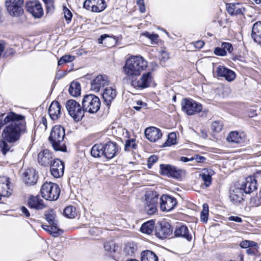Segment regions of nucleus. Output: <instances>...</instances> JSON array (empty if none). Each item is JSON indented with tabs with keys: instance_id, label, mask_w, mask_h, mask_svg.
Segmentation results:
<instances>
[{
	"instance_id": "nucleus-1",
	"label": "nucleus",
	"mask_w": 261,
	"mask_h": 261,
	"mask_svg": "<svg viewBox=\"0 0 261 261\" xmlns=\"http://www.w3.org/2000/svg\"><path fill=\"white\" fill-rule=\"evenodd\" d=\"M3 126L2 138L9 143H15L26 133L25 117L13 112L2 113L0 115V129Z\"/></svg>"
},
{
	"instance_id": "nucleus-2",
	"label": "nucleus",
	"mask_w": 261,
	"mask_h": 261,
	"mask_svg": "<svg viewBox=\"0 0 261 261\" xmlns=\"http://www.w3.org/2000/svg\"><path fill=\"white\" fill-rule=\"evenodd\" d=\"M147 62L141 56H132L128 59L123 67L124 73L132 77L140 75L141 72L146 69Z\"/></svg>"
},
{
	"instance_id": "nucleus-3",
	"label": "nucleus",
	"mask_w": 261,
	"mask_h": 261,
	"mask_svg": "<svg viewBox=\"0 0 261 261\" xmlns=\"http://www.w3.org/2000/svg\"><path fill=\"white\" fill-rule=\"evenodd\" d=\"M65 129L61 125H55L50 132L49 140L54 149L56 151L65 152L66 146L64 142Z\"/></svg>"
},
{
	"instance_id": "nucleus-4",
	"label": "nucleus",
	"mask_w": 261,
	"mask_h": 261,
	"mask_svg": "<svg viewBox=\"0 0 261 261\" xmlns=\"http://www.w3.org/2000/svg\"><path fill=\"white\" fill-rule=\"evenodd\" d=\"M41 193L42 197L44 199L53 201L58 198L60 193V189L57 184L46 182L42 186Z\"/></svg>"
},
{
	"instance_id": "nucleus-5",
	"label": "nucleus",
	"mask_w": 261,
	"mask_h": 261,
	"mask_svg": "<svg viewBox=\"0 0 261 261\" xmlns=\"http://www.w3.org/2000/svg\"><path fill=\"white\" fill-rule=\"evenodd\" d=\"M82 106L84 112L94 113L99 110L100 101L99 98L94 94L85 95L82 100Z\"/></svg>"
},
{
	"instance_id": "nucleus-6",
	"label": "nucleus",
	"mask_w": 261,
	"mask_h": 261,
	"mask_svg": "<svg viewBox=\"0 0 261 261\" xmlns=\"http://www.w3.org/2000/svg\"><path fill=\"white\" fill-rule=\"evenodd\" d=\"M66 107L69 114L75 121H79L84 116L83 108H82L80 103L75 100H68Z\"/></svg>"
},
{
	"instance_id": "nucleus-7",
	"label": "nucleus",
	"mask_w": 261,
	"mask_h": 261,
	"mask_svg": "<svg viewBox=\"0 0 261 261\" xmlns=\"http://www.w3.org/2000/svg\"><path fill=\"white\" fill-rule=\"evenodd\" d=\"M23 0H6L5 6L9 14L13 17H19L23 13Z\"/></svg>"
},
{
	"instance_id": "nucleus-8",
	"label": "nucleus",
	"mask_w": 261,
	"mask_h": 261,
	"mask_svg": "<svg viewBox=\"0 0 261 261\" xmlns=\"http://www.w3.org/2000/svg\"><path fill=\"white\" fill-rule=\"evenodd\" d=\"M182 111L188 115H193L202 110V106L192 99L184 98L181 101Z\"/></svg>"
},
{
	"instance_id": "nucleus-9",
	"label": "nucleus",
	"mask_w": 261,
	"mask_h": 261,
	"mask_svg": "<svg viewBox=\"0 0 261 261\" xmlns=\"http://www.w3.org/2000/svg\"><path fill=\"white\" fill-rule=\"evenodd\" d=\"M153 83V77L150 72L143 73L139 79H132L131 84L136 89H144L150 87Z\"/></svg>"
},
{
	"instance_id": "nucleus-10",
	"label": "nucleus",
	"mask_w": 261,
	"mask_h": 261,
	"mask_svg": "<svg viewBox=\"0 0 261 261\" xmlns=\"http://www.w3.org/2000/svg\"><path fill=\"white\" fill-rule=\"evenodd\" d=\"M257 171L254 176H248L246 178L245 182L241 186L246 194L250 193L257 189V181L260 180L261 175H257Z\"/></svg>"
},
{
	"instance_id": "nucleus-11",
	"label": "nucleus",
	"mask_w": 261,
	"mask_h": 261,
	"mask_svg": "<svg viewBox=\"0 0 261 261\" xmlns=\"http://www.w3.org/2000/svg\"><path fill=\"white\" fill-rule=\"evenodd\" d=\"M213 72L219 77H223L229 82L233 81L236 74L232 70L222 65H215L213 66Z\"/></svg>"
},
{
	"instance_id": "nucleus-12",
	"label": "nucleus",
	"mask_w": 261,
	"mask_h": 261,
	"mask_svg": "<svg viewBox=\"0 0 261 261\" xmlns=\"http://www.w3.org/2000/svg\"><path fill=\"white\" fill-rule=\"evenodd\" d=\"M26 7L27 11L36 18H40L43 15V10L41 4L38 1L27 2Z\"/></svg>"
},
{
	"instance_id": "nucleus-13",
	"label": "nucleus",
	"mask_w": 261,
	"mask_h": 261,
	"mask_svg": "<svg viewBox=\"0 0 261 261\" xmlns=\"http://www.w3.org/2000/svg\"><path fill=\"white\" fill-rule=\"evenodd\" d=\"M109 84V80L106 75H99L92 80L91 84V90L93 92H99L102 90Z\"/></svg>"
},
{
	"instance_id": "nucleus-14",
	"label": "nucleus",
	"mask_w": 261,
	"mask_h": 261,
	"mask_svg": "<svg viewBox=\"0 0 261 261\" xmlns=\"http://www.w3.org/2000/svg\"><path fill=\"white\" fill-rule=\"evenodd\" d=\"M176 204L177 200L173 197L163 195L160 198V208L162 211H171Z\"/></svg>"
},
{
	"instance_id": "nucleus-15",
	"label": "nucleus",
	"mask_w": 261,
	"mask_h": 261,
	"mask_svg": "<svg viewBox=\"0 0 261 261\" xmlns=\"http://www.w3.org/2000/svg\"><path fill=\"white\" fill-rule=\"evenodd\" d=\"M53 157V154L50 150L44 149L38 154L37 161L40 165L47 167L52 163Z\"/></svg>"
},
{
	"instance_id": "nucleus-16",
	"label": "nucleus",
	"mask_w": 261,
	"mask_h": 261,
	"mask_svg": "<svg viewBox=\"0 0 261 261\" xmlns=\"http://www.w3.org/2000/svg\"><path fill=\"white\" fill-rule=\"evenodd\" d=\"M50 166V172L55 178H59L63 176L64 171V164L59 159H54Z\"/></svg>"
},
{
	"instance_id": "nucleus-17",
	"label": "nucleus",
	"mask_w": 261,
	"mask_h": 261,
	"mask_svg": "<svg viewBox=\"0 0 261 261\" xmlns=\"http://www.w3.org/2000/svg\"><path fill=\"white\" fill-rule=\"evenodd\" d=\"M226 10L231 16L242 15L246 10L245 5L241 3H230L226 4Z\"/></svg>"
},
{
	"instance_id": "nucleus-18",
	"label": "nucleus",
	"mask_w": 261,
	"mask_h": 261,
	"mask_svg": "<svg viewBox=\"0 0 261 261\" xmlns=\"http://www.w3.org/2000/svg\"><path fill=\"white\" fill-rule=\"evenodd\" d=\"M118 151L116 143L109 141L104 144V156L108 159H112L115 156Z\"/></svg>"
},
{
	"instance_id": "nucleus-19",
	"label": "nucleus",
	"mask_w": 261,
	"mask_h": 261,
	"mask_svg": "<svg viewBox=\"0 0 261 261\" xmlns=\"http://www.w3.org/2000/svg\"><path fill=\"white\" fill-rule=\"evenodd\" d=\"M22 178L24 183L28 186L34 185L37 181L36 171L33 168L27 169L23 173Z\"/></svg>"
},
{
	"instance_id": "nucleus-20",
	"label": "nucleus",
	"mask_w": 261,
	"mask_h": 261,
	"mask_svg": "<svg viewBox=\"0 0 261 261\" xmlns=\"http://www.w3.org/2000/svg\"><path fill=\"white\" fill-rule=\"evenodd\" d=\"M9 178L6 176H0V194L2 197H8L11 194Z\"/></svg>"
},
{
	"instance_id": "nucleus-21",
	"label": "nucleus",
	"mask_w": 261,
	"mask_h": 261,
	"mask_svg": "<svg viewBox=\"0 0 261 261\" xmlns=\"http://www.w3.org/2000/svg\"><path fill=\"white\" fill-rule=\"evenodd\" d=\"M145 135L147 139L150 142H154L161 138L162 134L159 128L150 127L145 129Z\"/></svg>"
},
{
	"instance_id": "nucleus-22",
	"label": "nucleus",
	"mask_w": 261,
	"mask_h": 261,
	"mask_svg": "<svg viewBox=\"0 0 261 261\" xmlns=\"http://www.w3.org/2000/svg\"><path fill=\"white\" fill-rule=\"evenodd\" d=\"M172 229L168 223L162 224L160 228L156 230L155 234L157 237L161 239H164L172 234Z\"/></svg>"
},
{
	"instance_id": "nucleus-23",
	"label": "nucleus",
	"mask_w": 261,
	"mask_h": 261,
	"mask_svg": "<svg viewBox=\"0 0 261 261\" xmlns=\"http://www.w3.org/2000/svg\"><path fill=\"white\" fill-rule=\"evenodd\" d=\"M48 114L53 120H57L61 115V106L57 101H54L48 109Z\"/></svg>"
},
{
	"instance_id": "nucleus-24",
	"label": "nucleus",
	"mask_w": 261,
	"mask_h": 261,
	"mask_svg": "<svg viewBox=\"0 0 261 261\" xmlns=\"http://www.w3.org/2000/svg\"><path fill=\"white\" fill-rule=\"evenodd\" d=\"M244 190L242 188H234L230 190L229 198L234 203H240L243 199Z\"/></svg>"
},
{
	"instance_id": "nucleus-25",
	"label": "nucleus",
	"mask_w": 261,
	"mask_h": 261,
	"mask_svg": "<svg viewBox=\"0 0 261 261\" xmlns=\"http://www.w3.org/2000/svg\"><path fill=\"white\" fill-rule=\"evenodd\" d=\"M102 91V98L108 106H110L112 101L116 96V91L112 87H106Z\"/></svg>"
},
{
	"instance_id": "nucleus-26",
	"label": "nucleus",
	"mask_w": 261,
	"mask_h": 261,
	"mask_svg": "<svg viewBox=\"0 0 261 261\" xmlns=\"http://www.w3.org/2000/svg\"><path fill=\"white\" fill-rule=\"evenodd\" d=\"M174 235L177 237H182L188 241H191L192 236L189 233L188 227L184 225H177L174 230Z\"/></svg>"
},
{
	"instance_id": "nucleus-27",
	"label": "nucleus",
	"mask_w": 261,
	"mask_h": 261,
	"mask_svg": "<svg viewBox=\"0 0 261 261\" xmlns=\"http://www.w3.org/2000/svg\"><path fill=\"white\" fill-rule=\"evenodd\" d=\"M137 250V245L132 242L127 243L122 249V254L124 256H134Z\"/></svg>"
},
{
	"instance_id": "nucleus-28",
	"label": "nucleus",
	"mask_w": 261,
	"mask_h": 261,
	"mask_svg": "<svg viewBox=\"0 0 261 261\" xmlns=\"http://www.w3.org/2000/svg\"><path fill=\"white\" fill-rule=\"evenodd\" d=\"M28 203L31 208L36 210H42L46 206L43 200L39 196L31 197Z\"/></svg>"
},
{
	"instance_id": "nucleus-29",
	"label": "nucleus",
	"mask_w": 261,
	"mask_h": 261,
	"mask_svg": "<svg viewBox=\"0 0 261 261\" xmlns=\"http://www.w3.org/2000/svg\"><path fill=\"white\" fill-rule=\"evenodd\" d=\"M251 37L254 41L261 44V22H255L252 29Z\"/></svg>"
},
{
	"instance_id": "nucleus-30",
	"label": "nucleus",
	"mask_w": 261,
	"mask_h": 261,
	"mask_svg": "<svg viewBox=\"0 0 261 261\" xmlns=\"http://www.w3.org/2000/svg\"><path fill=\"white\" fill-rule=\"evenodd\" d=\"M214 172L211 169H203L200 176L201 177L204 185L206 187H208L212 181V176L214 174Z\"/></svg>"
},
{
	"instance_id": "nucleus-31",
	"label": "nucleus",
	"mask_w": 261,
	"mask_h": 261,
	"mask_svg": "<svg viewBox=\"0 0 261 261\" xmlns=\"http://www.w3.org/2000/svg\"><path fill=\"white\" fill-rule=\"evenodd\" d=\"M91 154L94 158H99L104 156V144H95L91 150Z\"/></svg>"
},
{
	"instance_id": "nucleus-32",
	"label": "nucleus",
	"mask_w": 261,
	"mask_h": 261,
	"mask_svg": "<svg viewBox=\"0 0 261 261\" xmlns=\"http://www.w3.org/2000/svg\"><path fill=\"white\" fill-rule=\"evenodd\" d=\"M145 203L158 204L159 195L153 191L147 192L145 195Z\"/></svg>"
},
{
	"instance_id": "nucleus-33",
	"label": "nucleus",
	"mask_w": 261,
	"mask_h": 261,
	"mask_svg": "<svg viewBox=\"0 0 261 261\" xmlns=\"http://www.w3.org/2000/svg\"><path fill=\"white\" fill-rule=\"evenodd\" d=\"M141 261H158V258L154 252L146 250L141 253Z\"/></svg>"
},
{
	"instance_id": "nucleus-34",
	"label": "nucleus",
	"mask_w": 261,
	"mask_h": 261,
	"mask_svg": "<svg viewBox=\"0 0 261 261\" xmlns=\"http://www.w3.org/2000/svg\"><path fill=\"white\" fill-rule=\"evenodd\" d=\"M70 95L74 97H76L81 94V85L77 82H72L71 83L68 89Z\"/></svg>"
},
{
	"instance_id": "nucleus-35",
	"label": "nucleus",
	"mask_w": 261,
	"mask_h": 261,
	"mask_svg": "<svg viewBox=\"0 0 261 261\" xmlns=\"http://www.w3.org/2000/svg\"><path fill=\"white\" fill-rule=\"evenodd\" d=\"M154 228V221H148L142 225L140 230L142 233L150 234L153 232Z\"/></svg>"
},
{
	"instance_id": "nucleus-36",
	"label": "nucleus",
	"mask_w": 261,
	"mask_h": 261,
	"mask_svg": "<svg viewBox=\"0 0 261 261\" xmlns=\"http://www.w3.org/2000/svg\"><path fill=\"white\" fill-rule=\"evenodd\" d=\"M116 41L117 40L115 38L110 37L106 34L101 35L100 38L98 39L99 43H104L106 46H113L116 44Z\"/></svg>"
},
{
	"instance_id": "nucleus-37",
	"label": "nucleus",
	"mask_w": 261,
	"mask_h": 261,
	"mask_svg": "<svg viewBox=\"0 0 261 261\" xmlns=\"http://www.w3.org/2000/svg\"><path fill=\"white\" fill-rule=\"evenodd\" d=\"M226 139L228 142L237 144L241 143L243 141L241 135L236 131L230 132Z\"/></svg>"
},
{
	"instance_id": "nucleus-38",
	"label": "nucleus",
	"mask_w": 261,
	"mask_h": 261,
	"mask_svg": "<svg viewBox=\"0 0 261 261\" xmlns=\"http://www.w3.org/2000/svg\"><path fill=\"white\" fill-rule=\"evenodd\" d=\"M92 11L99 12L103 11L106 7L105 0H93Z\"/></svg>"
},
{
	"instance_id": "nucleus-39",
	"label": "nucleus",
	"mask_w": 261,
	"mask_h": 261,
	"mask_svg": "<svg viewBox=\"0 0 261 261\" xmlns=\"http://www.w3.org/2000/svg\"><path fill=\"white\" fill-rule=\"evenodd\" d=\"M64 215L69 218H73L76 215V208L73 206H67L64 211Z\"/></svg>"
},
{
	"instance_id": "nucleus-40",
	"label": "nucleus",
	"mask_w": 261,
	"mask_h": 261,
	"mask_svg": "<svg viewBox=\"0 0 261 261\" xmlns=\"http://www.w3.org/2000/svg\"><path fill=\"white\" fill-rule=\"evenodd\" d=\"M158 204L154 203H144V208L148 215L154 214L157 211Z\"/></svg>"
},
{
	"instance_id": "nucleus-41",
	"label": "nucleus",
	"mask_w": 261,
	"mask_h": 261,
	"mask_svg": "<svg viewBox=\"0 0 261 261\" xmlns=\"http://www.w3.org/2000/svg\"><path fill=\"white\" fill-rule=\"evenodd\" d=\"M104 248L110 255H112L116 251V245L113 242H106L104 244Z\"/></svg>"
},
{
	"instance_id": "nucleus-42",
	"label": "nucleus",
	"mask_w": 261,
	"mask_h": 261,
	"mask_svg": "<svg viewBox=\"0 0 261 261\" xmlns=\"http://www.w3.org/2000/svg\"><path fill=\"white\" fill-rule=\"evenodd\" d=\"M10 143L2 138V140L0 141V147L4 154H6L10 150L11 146L10 145Z\"/></svg>"
},
{
	"instance_id": "nucleus-43",
	"label": "nucleus",
	"mask_w": 261,
	"mask_h": 261,
	"mask_svg": "<svg viewBox=\"0 0 261 261\" xmlns=\"http://www.w3.org/2000/svg\"><path fill=\"white\" fill-rule=\"evenodd\" d=\"M208 215V206L207 204L203 205V210L200 214V220L204 223H206L207 221Z\"/></svg>"
},
{
	"instance_id": "nucleus-44",
	"label": "nucleus",
	"mask_w": 261,
	"mask_h": 261,
	"mask_svg": "<svg viewBox=\"0 0 261 261\" xmlns=\"http://www.w3.org/2000/svg\"><path fill=\"white\" fill-rule=\"evenodd\" d=\"M50 233L54 237H57L63 233V231L58 228L57 223L50 224Z\"/></svg>"
},
{
	"instance_id": "nucleus-45",
	"label": "nucleus",
	"mask_w": 261,
	"mask_h": 261,
	"mask_svg": "<svg viewBox=\"0 0 261 261\" xmlns=\"http://www.w3.org/2000/svg\"><path fill=\"white\" fill-rule=\"evenodd\" d=\"M240 246L242 248H247L248 247H253L256 249L257 247V244L256 242L252 241L244 240L242 241Z\"/></svg>"
},
{
	"instance_id": "nucleus-46",
	"label": "nucleus",
	"mask_w": 261,
	"mask_h": 261,
	"mask_svg": "<svg viewBox=\"0 0 261 261\" xmlns=\"http://www.w3.org/2000/svg\"><path fill=\"white\" fill-rule=\"evenodd\" d=\"M137 146L135 139L127 140L125 142L124 149L125 151H131L136 149Z\"/></svg>"
},
{
	"instance_id": "nucleus-47",
	"label": "nucleus",
	"mask_w": 261,
	"mask_h": 261,
	"mask_svg": "<svg viewBox=\"0 0 261 261\" xmlns=\"http://www.w3.org/2000/svg\"><path fill=\"white\" fill-rule=\"evenodd\" d=\"M170 169L171 170L169 173L168 177H171L174 178H178L181 176V173L179 170L172 166H171Z\"/></svg>"
},
{
	"instance_id": "nucleus-48",
	"label": "nucleus",
	"mask_w": 261,
	"mask_h": 261,
	"mask_svg": "<svg viewBox=\"0 0 261 261\" xmlns=\"http://www.w3.org/2000/svg\"><path fill=\"white\" fill-rule=\"evenodd\" d=\"M75 59L74 56L71 55H65L62 57L58 61V64L59 66L62 65L64 63H66L73 61Z\"/></svg>"
},
{
	"instance_id": "nucleus-49",
	"label": "nucleus",
	"mask_w": 261,
	"mask_h": 261,
	"mask_svg": "<svg viewBox=\"0 0 261 261\" xmlns=\"http://www.w3.org/2000/svg\"><path fill=\"white\" fill-rule=\"evenodd\" d=\"M223 123L221 121H215L212 123L211 129L216 133L220 132L222 128Z\"/></svg>"
},
{
	"instance_id": "nucleus-50",
	"label": "nucleus",
	"mask_w": 261,
	"mask_h": 261,
	"mask_svg": "<svg viewBox=\"0 0 261 261\" xmlns=\"http://www.w3.org/2000/svg\"><path fill=\"white\" fill-rule=\"evenodd\" d=\"M64 18L67 23H69L72 17V14L71 11L66 7L64 6L63 8Z\"/></svg>"
},
{
	"instance_id": "nucleus-51",
	"label": "nucleus",
	"mask_w": 261,
	"mask_h": 261,
	"mask_svg": "<svg viewBox=\"0 0 261 261\" xmlns=\"http://www.w3.org/2000/svg\"><path fill=\"white\" fill-rule=\"evenodd\" d=\"M171 165L161 164L160 165L161 174L168 176L169 173L171 170Z\"/></svg>"
},
{
	"instance_id": "nucleus-52",
	"label": "nucleus",
	"mask_w": 261,
	"mask_h": 261,
	"mask_svg": "<svg viewBox=\"0 0 261 261\" xmlns=\"http://www.w3.org/2000/svg\"><path fill=\"white\" fill-rule=\"evenodd\" d=\"M45 216L46 220L50 225L52 224H55L56 225V222L55 221V215L53 211H50V212L45 214Z\"/></svg>"
},
{
	"instance_id": "nucleus-53",
	"label": "nucleus",
	"mask_w": 261,
	"mask_h": 261,
	"mask_svg": "<svg viewBox=\"0 0 261 261\" xmlns=\"http://www.w3.org/2000/svg\"><path fill=\"white\" fill-rule=\"evenodd\" d=\"M176 143V134L175 133H170L168 135V139L166 142L167 146L174 144Z\"/></svg>"
},
{
	"instance_id": "nucleus-54",
	"label": "nucleus",
	"mask_w": 261,
	"mask_h": 261,
	"mask_svg": "<svg viewBox=\"0 0 261 261\" xmlns=\"http://www.w3.org/2000/svg\"><path fill=\"white\" fill-rule=\"evenodd\" d=\"M142 35L147 37L149 38L151 41L153 42H156L158 38L159 37V36L158 34H150L149 32H145L143 33H142Z\"/></svg>"
},
{
	"instance_id": "nucleus-55",
	"label": "nucleus",
	"mask_w": 261,
	"mask_h": 261,
	"mask_svg": "<svg viewBox=\"0 0 261 261\" xmlns=\"http://www.w3.org/2000/svg\"><path fill=\"white\" fill-rule=\"evenodd\" d=\"M221 47L226 52L228 51L229 53H231L233 50L232 46L230 43L224 42L222 44Z\"/></svg>"
},
{
	"instance_id": "nucleus-56",
	"label": "nucleus",
	"mask_w": 261,
	"mask_h": 261,
	"mask_svg": "<svg viewBox=\"0 0 261 261\" xmlns=\"http://www.w3.org/2000/svg\"><path fill=\"white\" fill-rule=\"evenodd\" d=\"M158 158L156 155H153L150 156L148 159V167L151 168V166L157 162Z\"/></svg>"
},
{
	"instance_id": "nucleus-57",
	"label": "nucleus",
	"mask_w": 261,
	"mask_h": 261,
	"mask_svg": "<svg viewBox=\"0 0 261 261\" xmlns=\"http://www.w3.org/2000/svg\"><path fill=\"white\" fill-rule=\"evenodd\" d=\"M214 53L215 54L218 56H225L226 55V52L224 50V49L222 47L216 48L214 50Z\"/></svg>"
},
{
	"instance_id": "nucleus-58",
	"label": "nucleus",
	"mask_w": 261,
	"mask_h": 261,
	"mask_svg": "<svg viewBox=\"0 0 261 261\" xmlns=\"http://www.w3.org/2000/svg\"><path fill=\"white\" fill-rule=\"evenodd\" d=\"M137 4L139 7V10L141 13H144L145 12V7L144 5V0H138Z\"/></svg>"
},
{
	"instance_id": "nucleus-59",
	"label": "nucleus",
	"mask_w": 261,
	"mask_h": 261,
	"mask_svg": "<svg viewBox=\"0 0 261 261\" xmlns=\"http://www.w3.org/2000/svg\"><path fill=\"white\" fill-rule=\"evenodd\" d=\"M192 159L193 161L195 160L197 163H203L206 160L204 156L198 154L192 156Z\"/></svg>"
},
{
	"instance_id": "nucleus-60",
	"label": "nucleus",
	"mask_w": 261,
	"mask_h": 261,
	"mask_svg": "<svg viewBox=\"0 0 261 261\" xmlns=\"http://www.w3.org/2000/svg\"><path fill=\"white\" fill-rule=\"evenodd\" d=\"M89 232L91 235L98 236L101 232V231L97 227H93L89 230Z\"/></svg>"
},
{
	"instance_id": "nucleus-61",
	"label": "nucleus",
	"mask_w": 261,
	"mask_h": 261,
	"mask_svg": "<svg viewBox=\"0 0 261 261\" xmlns=\"http://www.w3.org/2000/svg\"><path fill=\"white\" fill-rule=\"evenodd\" d=\"M92 2L93 0H86L84 3L83 7L87 9H90V8H91V10H92Z\"/></svg>"
},
{
	"instance_id": "nucleus-62",
	"label": "nucleus",
	"mask_w": 261,
	"mask_h": 261,
	"mask_svg": "<svg viewBox=\"0 0 261 261\" xmlns=\"http://www.w3.org/2000/svg\"><path fill=\"white\" fill-rule=\"evenodd\" d=\"M228 219L229 221H233L238 223H241L242 222V218L238 216H230L228 217Z\"/></svg>"
},
{
	"instance_id": "nucleus-63",
	"label": "nucleus",
	"mask_w": 261,
	"mask_h": 261,
	"mask_svg": "<svg viewBox=\"0 0 261 261\" xmlns=\"http://www.w3.org/2000/svg\"><path fill=\"white\" fill-rule=\"evenodd\" d=\"M22 215L27 217H29L30 216V214L29 210L24 206H22L20 208Z\"/></svg>"
},
{
	"instance_id": "nucleus-64",
	"label": "nucleus",
	"mask_w": 261,
	"mask_h": 261,
	"mask_svg": "<svg viewBox=\"0 0 261 261\" xmlns=\"http://www.w3.org/2000/svg\"><path fill=\"white\" fill-rule=\"evenodd\" d=\"M15 53V50L12 48H8L5 53V55L6 56L13 55Z\"/></svg>"
}]
</instances>
